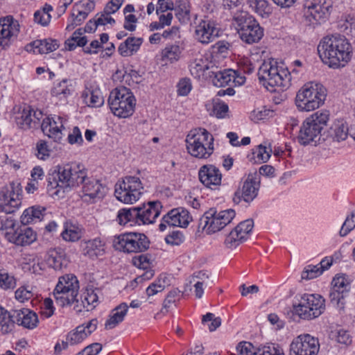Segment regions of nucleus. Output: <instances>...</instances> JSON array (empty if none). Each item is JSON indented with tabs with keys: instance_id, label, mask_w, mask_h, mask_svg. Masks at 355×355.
<instances>
[{
	"instance_id": "nucleus-1",
	"label": "nucleus",
	"mask_w": 355,
	"mask_h": 355,
	"mask_svg": "<svg viewBox=\"0 0 355 355\" xmlns=\"http://www.w3.org/2000/svg\"><path fill=\"white\" fill-rule=\"evenodd\" d=\"M86 173L83 165L75 162L54 166L48 177V192L60 197L61 192L71 191L84 182Z\"/></svg>"
},
{
	"instance_id": "nucleus-2",
	"label": "nucleus",
	"mask_w": 355,
	"mask_h": 355,
	"mask_svg": "<svg viewBox=\"0 0 355 355\" xmlns=\"http://www.w3.org/2000/svg\"><path fill=\"white\" fill-rule=\"evenodd\" d=\"M322 61L330 67H344L349 60L352 46L345 36L332 35L324 37L318 46Z\"/></svg>"
},
{
	"instance_id": "nucleus-3",
	"label": "nucleus",
	"mask_w": 355,
	"mask_h": 355,
	"mask_svg": "<svg viewBox=\"0 0 355 355\" xmlns=\"http://www.w3.org/2000/svg\"><path fill=\"white\" fill-rule=\"evenodd\" d=\"M258 78L260 83L270 92L286 89L291 85V73L283 64L274 59L264 61L259 67Z\"/></svg>"
},
{
	"instance_id": "nucleus-4",
	"label": "nucleus",
	"mask_w": 355,
	"mask_h": 355,
	"mask_svg": "<svg viewBox=\"0 0 355 355\" xmlns=\"http://www.w3.org/2000/svg\"><path fill=\"white\" fill-rule=\"evenodd\" d=\"M326 97L327 89L322 84L310 82L299 89L295 104L300 112H311L322 106Z\"/></svg>"
},
{
	"instance_id": "nucleus-5",
	"label": "nucleus",
	"mask_w": 355,
	"mask_h": 355,
	"mask_svg": "<svg viewBox=\"0 0 355 355\" xmlns=\"http://www.w3.org/2000/svg\"><path fill=\"white\" fill-rule=\"evenodd\" d=\"M189 153L198 159H207L214 152V137L205 128L191 130L186 138Z\"/></svg>"
},
{
	"instance_id": "nucleus-6",
	"label": "nucleus",
	"mask_w": 355,
	"mask_h": 355,
	"mask_svg": "<svg viewBox=\"0 0 355 355\" xmlns=\"http://www.w3.org/2000/svg\"><path fill=\"white\" fill-rule=\"evenodd\" d=\"M235 216L236 212L232 209L217 210L212 207L200 217L198 227L207 234H212L225 228Z\"/></svg>"
},
{
	"instance_id": "nucleus-7",
	"label": "nucleus",
	"mask_w": 355,
	"mask_h": 355,
	"mask_svg": "<svg viewBox=\"0 0 355 355\" xmlns=\"http://www.w3.org/2000/svg\"><path fill=\"white\" fill-rule=\"evenodd\" d=\"M328 120L329 114L326 111L317 112L308 117L300 128L298 141L302 145L318 141Z\"/></svg>"
},
{
	"instance_id": "nucleus-8",
	"label": "nucleus",
	"mask_w": 355,
	"mask_h": 355,
	"mask_svg": "<svg viewBox=\"0 0 355 355\" xmlns=\"http://www.w3.org/2000/svg\"><path fill=\"white\" fill-rule=\"evenodd\" d=\"M293 312L303 320H313L321 315L325 311V300L319 294L302 295L298 302L293 306Z\"/></svg>"
},
{
	"instance_id": "nucleus-9",
	"label": "nucleus",
	"mask_w": 355,
	"mask_h": 355,
	"mask_svg": "<svg viewBox=\"0 0 355 355\" xmlns=\"http://www.w3.org/2000/svg\"><path fill=\"white\" fill-rule=\"evenodd\" d=\"M108 103L115 116L120 118H126L133 114L136 99L129 89L121 87L113 89L110 92Z\"/></svg>"
},
{
	"instance_id": "nucleus-10",
	"label": "nucleus",
	"mask_w": 355,
	"mask_h": 355,
	"mask_svg": "<svg viewBox=\"0 0 355 355\" xmlns=\"http://www.w3.org/2000/svg\"><path fill=\"white\" fill-rule=\"evenodd\" d=\"M144 187L139 177L125 176L119 180L115 186V196L125 204H133L139 200L143 194Z\"/></svg>"
},
{
	"instance_id": "nucleus-11",
	"label": "nucleus",
	"mask_w": 355,
	"mask_h": 355,
	"mask_svg": "<svg viewBox=\"0 0 355 355\" xmlns=\"http://www.w3.org/2000/svg\"><path fill=\"white\" fill-rule=\"evenodd\" d=\"M234 20L243 42L251 44L258 42L263 37V28L252 16L241 12L234 17Z\"/></svg>"
},
{
	"instance_id": "nucleus-12",
	"label": "nucleus",
	"mask_w": 355,
	"mask_h": 355,
	"mask_svg": "<svg viewBox=\"0 0 355 355\" xmlns=\"http://www.w3.org/2000/svg\"><path fill=\"white\" fill-rule=\"evenodd\" d=\"M149 245L147 236L141 233L130 232L120 234L114 240V247L123 252L137 253L145 251Z\"/></svg>"
},
{
	"instance_id": "nucleus-13",
	"label": "nucleus",
	"mask_w": 355,
	"mask_h": 355,
	"mask_svg": "<svg viewBox=\"0 0 355 355\" xmlns=\"http://www.w3.org/2000/svg\"><path fill=\"white\" fill-rule=\"evenodd\" d=\"M21 189L10 183L1 188L0 191V210L5 214H12L17 209L21 204Z\"/></svg>"
},
{
	"instance_id": "nucleus-14",
	"label": "nucleus",
	"mask_w": 355,
	"mask_h": 355,
	"mask_svg": "<svg viewBox=\"0 0 355 355\" xmlns=\"http://www.w3.org/2000/svg\"><path fill=\"white\" fill-rule=\"evenodd\" d=\"M195 24V37L199 42L207 44L219 36L218 24L209 17L205 15L199 19L196 18Z\"/></svg>"
},
{
	"instance_id": "nucleus-15",
	"label": "nucleus",
	"mask_w": 355,
	"mask_h": 355,
	"mask_svg": "<svg viewBox=\"0 0 355 355\" xmlns=\"http://www.w3.org/2000/svg\"><path fill=\"white\" fill-rule=\"evenodd\" d=\"M320 345L318 340L309 334H301L290 345V355H317Z\"/></svg>"
},
{
	"instance_id": "nucleus-16",
	"label": "nucleus",
	"mask_w": 355,
	"mask_h": 355,
	"mask_svg": "<svg viewBox=\"0 0 355 355\" xmlns=\"http://www.w3.org/2000/svg\"><path fill=\"white\" fill-rule=\"evenodd\" d=\"M20 32L19 21L12 16L0 18V49H5L17 39Z\"/></svg>"
},
{
	"instance_id": "nucleus-17",
	"label": "nucleus",
	"mask_w": 355,
	"mask_h": 355,
	"mask_svg": "<svg viewBox=\"0 0 355 355\" xmlns=\"http://www.w3.org/2000/svg\"><path fill=\"white\" fill-rule=\"evenodd\" d=\"M254 226L252 220L248 219L239 223L226 236L225 245L230 249L236 248L249 238Z\"/></svg>"
},
{
	"instance_id": "nucleus-18",
	"label": "nucleus",
	"mask_w": 355,
	"mask_h": 355,
	"mask_svg": "<svg viewBox=\"0 0 355 355\" xmlns=\"http://www.w3.org/2000/svg\"><path fill=\"white\" fill-rule=\"evenodd\" d=\"M191 220L192 218L187 209L182 207L173 209L162 217L159 225V230L164 232L167 227L185 228L189 225Z\"/></svg>"
},
{
	"instance_id": "nucleus-19",
	"label": "nucleus",
	"mask_w": 355,
	"mask_h": 355,
	"mask_svg": "<svg viewBox=\"0 0 355 355\" xmlns=\"http://www.w3.org/2000/svg\"><path fill=\"white\" fill-rule=\"evenodd\" d=\"M67 119L58 116H49L43 119L41 124V129L43 133L55 141H60L65 130Z\"/></svg>"
},
{
	"instance_id": "nucleus-20",
	"label": "nucleus",
	"mask_w": 355,
	"mask_h": 355,
	"mask_svg": "<svg viewBox=\"0 0 355 355\" xmlns=\"http://www.w3.org/2000/svg\"><path fill=\"white\" fill-rule=\"evenodd\" d=\"M98 321L96 319L78 325L74 329L67 333L66 340L62 341L64 349H67L69 345H76L81 343L86 339L97 327Z\"/></svg>"
},
{
	"instance_id": "nucleus-21",
	"label": "nucleus",
	"mask_w": 355,
	"mask_h": 355,
	"mask_svg": "<svg viewBox=\"0 0 355 355\" xmlns=\"http://www.w3.org/2000/svg\"><path fill=\"white\" fill-rule=\"evenodd\" d=\"M259 189V182L252 175H249L243 182L241 189H239L234 195L233 201L239 204L241 200L245 202H252L257 196Z\"/></svg>"
},
{
	"instance_id": "nucleus-22",
	"label": "nucleus",
	"mask_w": 355,
	"mask_h": 355,
	"mask_svg": "<svg viewBox=\"0 0 355 355\" xmlns=\"http://www.w3.org/2000/svg\"><path fill=\"white\" fill-rule=\"evenodd\" d=\"M162 204L159 201L149 202L143 207H135L137 224L148 225L153 223L156 218L159 216Z\"/></svg>"
},
{
	"instance_id": "nucleus-23",
	"label": "nucleus",
	"mask_w": 355,
	"mask_h": 355,
	"mask_svg": "<svg viewBox=\"0 0 355 355\" xmlns=\"http://www.w3.org/2000/svg\"><path fill=\"white\" fill-rule=\"evenodd\" d=\"M83 198L85 201L95 200L103 197L106 193V188L99 180L91 178H85L83 182Z\"/></svg>"
},
{
	"instance_id": "nucleus-24",
	"label": "nucleus",
	"mask_w": 355,
	"mask_h": 355,
	"mask_svg": "<svg viewBox=\"0 0 355 355\" xmlns=\"http://www.w3.org/2000/svg\"><path fill=\"white\" fill-rule=\"evenodd\" d=\"M214 64L202 58H196L189 64V71L191 76L198 80L209 78Z\"/></svg>"
},
{
	"instance_id": "nucleus-25",
	"label": "nucleus",
	"mask_w": 355,
	"mask_h": 355,
	"mask_svg": "<svg viewBox=\"0 0 355 355\" xmlns=\"http://www.w3.org/2000/svg\"><path fill=\"white\" fill-rule=\"evenodd\" d=\"M200 182L206 187L211 188L221 183L222 175L218 168L214 165H204L198 172Z\"/></svg>"
},
{
	"instance_id": "nucleus-26",
	"label": "nucleus",
	"mask_w": 355,
	"mask_h": 355,
	"mask_svg": "<svg viewBox=\"0 0 355 355\" xmlns=\"http://www.w3.org/2000/svg\"><path fill=\"white\" fill-rule=\"evenodd\" d=\"M37 239L36 233L31 227L16 228L8 234L7 240L17 245L24 246L33 243Z\"/></svg>"
},
{
	"instance_id": "nucleus-27",
	"label": "nucleus",
	"mask_w": 355,
	"mask_h": 355,
	"mask_svg": "<svg viewBox=\"0 0 355 355\" xmlns=\"http://www.w3.org/2000/svg\"><path fill=\"white\" fill-rule=\"evenodd\" d=\"M15 322L28 329H35L39 322L37 315L28 309L13 311Z\"/></svg>"
},
{
	"instance_id": "nucleus-28",
	"label": "nucleus",
	"mask_w": 355,
	"mask_h": 355,
	"mask_svg": "<svg viewBox=\"0 0 355 355\" xmlns=\"http://www.w3.org/2000/svg\"><path fill=\"white\" fill-rule=\"evenodd\" d=\"M235 75H236V71L232 69H218V67L214 64V68L212 69L209 78L211 79L215 86L222 87L232 85V79H234Z\"/></svg>"
},
{
	"instance_id": "nucleus-29",
	"label": "nucleus",
	"mask_w": 355,
	"mask_h": 355,
	"mask_svg": "<svg viewBox=\"0 0 355 355\" xmlns=\"http://www.w3.org/2000/svg\"><path fill=\"white\" fill-rule=\"evenodd\" d=\"M327 8L320 4L311 3L306 6L304 16L310 24H317L323 21L326 17Z\"/></svg>"
},
{
	"instance_id": "nucleus-30",
	"label": "nucleus",
	"mask_w": 355,
	"mask_h": 355,
	"mask_svg": "<svg viewBox=\"0 0 355 355\" xmlns=\"http://www.w3.org/2000/svg\"><path fill=\"white\" fill-rule=\"evenodd\" d=\"M59 46L57 40L52 39L37 40L27 45L26 50L34 53H49L56 50Z\"/></svg>"
},
{
	"instance_id": "nucleus-31",
	"label": "nucleus",
	"mask_w": 355,
	"mask_h": 355,
	"mask_svg": "<svg viewBox=\"0 0 355 355\" xmlns=\"http://www.w3.org/2000/svg\"><path fill=\"white\" fill-rule=\"evenodd\" d=\"M129 306L125 302L113 309L105 324L106 329H112L121 323L128 313Z\"/></svg>"
},
{
	"instance_id": "nucleus-32",
	"label": "nucleus",
	"mask_w": 355,
	"mask_h": 355,
	"mask_svg": "<svg viewBox=\"0 0 355 355\" xmlns=\"http://www.w3.org/2000/svg\"><path fill=\"white\" fill-rule=\"evenodd\" d=\"M46 208L41 206H33L27 208L21 216V223L28 225L41 221L45 215Z\"/></svg>"
},
{
	"instance_id": "nucleus-33",
	"label": "nucleus",
	"mask_w": 355,
	"mask_h": 355,
	"mask_svg": "<svg viewBox=\"0 0 355 355\" xmlns=\"http://www.w3.org/2000/svg\"><path fill=\"white\" fill-rule=\"evenodd\" d=\"M142 42L141 37H129L119 45L118 51L122 56L132 55L139 49Z\"/></svg>"
},
{
	"instance_id": "nucleus-34",
	"label": "nucleus",
	"mask_w": 355,
	"mask_h": 355,
	"mask_svg": "<svg viewBox=\"0 0 355 355\" xmlns=\"http://www.w3.org/2000/svg\"><path fill=\"white\" fill-rule=\"evenodd\" d=\"M253 12L262 18L269 17L273 11V7L268 0H246Z\"/></svg>"
},
{
	"instance_id": "nucleus-35",
	"label": "nucleus",
	"mask_w": 355,
	"mask_h": 355,
	"mask_svg": "<svg viewBox=\"0 0 355 355\" xmlns=\"http://www.w3.org/2000/svg\"><path fill=\"white\" fill-rule=\"evenodd\" d=\"M105 242L99 237L85 242V254L91 258L101 256L105 253Z\"/></svg>"
},
{
	"instance_id": "nucleus-36",
	"label": "nucleus",
	"mask_w": 355,
	"mask_h": 355,
	"mask_svg": "<svg viewBox=\"0 0 355 355\" xmlns=\"http://www.w3.org/2000/svg\"><path fill=\"white\" fill-rule=\"evenodd\" d=\"M79 283L77 277L72 275H67L59 278L54 291H70L78 293Z\"/></svg>"
},
{
	"instance_id": "nucleus-37",
	"label": "nucleus",
	"mask_w": 355,
	"mask_h": 355,
	"mask_svg": "<svg viewBox=\"0 0 355 355\" xmlns=\"http://www.w3.org/2000/svg\"><path fill=\"white\" fill-rule=\"evenodd\" d=\"M47 263L55 270H60L66 264L65 254L62 249L56 248L49 251Z\"/></svg>"
},
{
	"instance_id": "nucleus-38",
	"label": "nucleus",
	"mask_w": 355,
	"mask_h": 355,
	"mask_svg": "<svg viewBox=\"0 0 355 355\" xmlns=\"http://www.w3.org/2000/svg\"><path fill=\"white\" fill-rule=\"evenodd\" d=\"M116 221L120 225L133 226L137 224V218L135 207L124 208L119 210L116 216Z\"/></svg>"
},
{
	"instance_id": "nucleus-39",
	"label": "nucleus",
	"mask_w": 355,
	"mask_h": 355,
	"mask_svg": "<svg viewBox=\"0 0 355 355\" xmlns=\"http://www.w3.org/2000/svg\"><path fill=\"white\" fill-rule=\"evenodd\" d=\"M182 51L183 48L178 43L168 44L162 50V60L170 63L176 62L180 59Z\"/></svg>"
},
{
	"instance_id": "nucleus-40",
	"label": "nucleus",
	"mask_w": 355,
	"mask_h": 355,
	"mask_svg": "<svg viewBox=\"0 0 355 355\" xmlns=\"http://www.w3.org/2000/svg\"><path fill=\"white\" fill-rule=\"evenodd\" d=\"M15 323L13 313H11L0 306V332L2 334L11 332L15 327Z\"/></svg>"
},
{
	"instance_id": "nucleus-41",
	"label": "nucleus",
	"mask_w": 355,
	"mask_h": 355,
	"mask_svg": "<svg viewBox=\"0 0 355 355\" xmlns=\"http://www.w3.org/2000/svg\"><path fill=\"white\" fill-rule=\"evenodd\" d=\"M78 293L70 291H53V297L55 303L61 307L71 306L75 302H77V296Z\"/></svg>"
},
{
	"instance_id": "nucleus-42",
	"label": "nucleus",
	"mask_w": 355,
	"mask_h": 355,
	"mask_svg": "<svg viewBox=\"0 0 355 355\" xmlns=\"http://www.w3.org/2000/svg\"><path fill=\"white\" fill-rule=\"evenodd\" d=\"M83 234V230L81 227L67 223L64 225V230L61 235L66 241L75 242L78 241Z\"/></svg>"
},
{
	"instance_id": "nucleus-43",
	"label": "nucleus",
	"mask_w": 355,
	"mask_h": 355,
	"mask_svg": "<svg viewBox=\"0 0 355 355\" xmlns=\"http://www.w3.org/2000/svg\"><path fill=\"white\" fill-rule=\"evenodd\" d=\"M83 97L85 103L89 107H98L104 103L101 92L98 89L85 91L83 94Z\"/></svg>"
},
{
	"instance_id": "nucleus-44",
	"label": "nucleus",
	"mask_w": 355,
	"mask_h": 355,
	"mask_svg": "<svg viewBox=\"0 0 355 355\" xmlns=\"http://www.w3.org/2000/svg\"><path fill=\"white\" fill-rule=\"evenodd\" d=\"M98 297L93 288H87L83 293L81 302L87 311L92 310L98 304Z\"/></svg>"
},
{
	"instance_id": "nucleus-45",
	"label": "nucleus",
	"mask_w": 355,
	"mask_h": 355,
	"mask_svg": "<svg viewBox=\"0 0 355 355\" xmlns=\"http://www.w3.org/2000/svg\"><path fill=\"white\" fill-rule=\"evenodd\" d=\"M340 31L345 34L355 38V16L347 15L345 16L339 24Z\"/></svg>"
},
{
	"instance_id": "nucleus-46",
	"label": "nucleus",
	"mask_w": 355,
	"mask_h": 355,
	"mask_svg": "<svg viewBox=\"0 0 355 355\" xmlns=\"http://www.w3.org/2000/svg\"><path fill=\"white\" fill-rule=\"evenodd\" d=\"M17 123L22 129H28L35 127L32 119V109L29 107L24 108L17 117Z\"/></svg>"
},
{
	"instance_id": "nucleus-47",
	"label": "nucleus",
	"mask_w": 355,
	"mask_h": 355,
	"mask_svg": "<svg viewBox=\"0 0 355 355\" xmlns=\"http://www.w3.org/2000/svg\"><path fill=\"white\" fill-rule=\"evenodd\" d=\"M8 214L0 216V230L3 232L7 239L8 234H12L16 229V221L12 216Z\"/></svg>"
},
{
	"instance_id": "nucleus-48",
	"label": "nucleus",
	"mask_w": 355,
	"mask_h": 355,
	"mask_svg": "<svg viewBox=\"0 0 355 355\" xmlns=\"http://www.w3.org/2000/svg\"><path fill=\"white\" fill-rule=\"evenodd\" d=\"M83 31L81 28L76 31L71 37L66 41V44L68 46V49L71 51L76 46H84L87 43L85 37L82 36Z\"/></svg>"
},
{
	"instance_id": "nucleus-49",
	"label": "nucleus",
	"mask_w": 355,
	"mask_h": 355,
	"mask_svg": "<svg viewBox=\"0 0 355 355\" xmlns=\"http://www.w3.org/2000/svg\"><path fill=\"white\" fill-rule=\"evenodd\" d=\"M51 94L53 96L58 97L60 99L67 98L71 94V89L68 85V80L66 79L55 84L51 90Z\"/></svg>"
},
{
	"instance_id": "nucleus-50",
	"label": "nucleus",
	"mask_w": 355,
	"mask_h": 355,
	"mask_svg": "<svg viewBox=\"0 0 355 355\" xmlns=\"http://www.w3.org/2000/svg\"><path fill=\"white\" fill-rule=\"evenodd\" d=\"M272 149L270 147L267 148L263 144L259 145L253 151V159L255 162L265 163L268 162L271 156Z\"/></svg>"
},
{
	"instance_id": "nucleus-51",
	"label": "nucleus",
	"mask_w": 355,
	"mask_h": 355,
	"mask_svg": "<svg viewBox=\"0 0 355 355\" xmlns=\"http://www.w3.org/2000/svg\"><path fill=\"white\" fill-rule=\"evenodd\" d=\"M239 355H259L261 345L254 346L249 342H241L236 347Z\"/></svg>"
},
{
	"instance_id": "nucleus-52",
	"label": "nucleus",
	"mask_w": 355,
	"mask_h": 355,
	"mask_svg": "<svg viewBox=\"0 0 355 355\" xmlns=\"http://www.w3.org/2000/svg\"><path fill=\"white\" fill-rule=\"evenodd\" d=\"M331 290L347 293L349 290V282L345 275H336L331 282Z\"/></svg>"
},
{
	"instance_id": "nucleus-53",
	"label": "nucleus",
	"mask_w": 355,
	"mask_h": 355,
	"mask_svg": "<svg viewBox=\"0 0 355 355\" xmlns=\"http://www.w3.org/2000/svg\"><path fill=\"white\" fill-rule=\"evenodd\" d=\"M16 286L15 277L5 270H0V288L3 290L13 289Z\"/></svg>"
},
{
	"instance_id": "nucleus-54",
	"label": "nucleus",
	"mask_w": 355,
	"mask_h": 355,
	"mask_svg": "<svg viewBox=\"0 0 355 355\" xmlns=\"http://www.w3.org/2000/svg\"><path fill=\"white\" fill-rule=\"evenodd\" d=\"M228 110V105L225 103L220 101L219 99H214L213 101L212 112L217 118L223 119L226 117Z\"/></svg>"
},
{
	"instance_id": "nucleus-55",
	"label": "nucleus",
	"mask_w": 355,
	"mask_h": 355,
	"mask_svg": "<svg viewBox=\"0 0 355 355\" xmlns=\"http://www.w3.org/2000/svg\"><path fill=\"white\" fill-rule=\"evenodd\" d=\"M15 299L21 303H24L33 297L32 288L29 286H20L15 293Z\"/></svg>"
},
{
	"instance_id": "nucleus-56",
	"label": "nucleus",
	"mask_w": 355,
	"mask_h": 355,
	"mask_svg": "<svg viewBox=\"0 0 355 355\" xmlns=\"http://www.w3.org/2000/svg\"><path fill=\"white\" fill-rule=\"evenodd\" d=\"M259 355H284L283 349L275 343H268L261 345V354Z\"/></svg>"
},
{
	"instance_id": "nucleus-57",
	"label": "nucleus",
	"mask_w": 355,
	"mask_h": 355,
	"mask_svg": "<svg viewBox=\"0 0 355 355\" xmlns=\"http://www.w3.org/2000/svg\"><path fill=\"white\" fill-rule=\"evenodd\" d=\"M132 264L138 268L147 270L151 267L152 261L147 254H140L132 259Z\"/></svg>"
},
{
	"instance_id": "nucleus-58",
	"label": "nucleus",
	"mask_w": 355,
	"mask_h": 355,
	"mask_svg": "<svg viewBox=\"0 0 355 355\" xmlns=\"http://www.w3.org/2000/svg\"><path fill=\"white\" fill-rule=\"evenodd\" d=\"M51 150L45 141L40 140L36 144L37 157L42 160H46L50 157Z\"/></svg>"
},
{
	"instance_id": "nucleus-59",
	"label": "nucleus",
	"mask_w": 355,
	"mask_h": 355,
	"mask_svg": "<svg viewBox=\"0 0 355 355\" xmlns=\"http://www.w3.org/2000/svg\"><path fill=\"white\" fill-rule=\"evenodd\" d=\"M330 302L333 306L338 309H343L345 304V293L331 290L329 294Z\"/></svg>"
},
{
	"instance_id": "nucleus-60",
	"label": "nucleus",
	"mask_w": 355,
	"mask_h": 355,
	"mask_svg": "<svg viewBox=\"0 0 355 355\" xmlns=\"http://www.w3.org/2000/svg\"><path fill=\"white\" fill-rule=\"evenodd\" d=\"M166 286L165 281L163 279H158L151 283L146 288V294L148 297L153 296L164 290Z\"/></svg>"
},
{
	"instance_id": "nucleus-61",
	"label": "nucleus",
	"mask_w": 355,
	"mask_h": 355,
	"mask_svg": "<svg viewBox=\"0 0 355 355\" xmlns=\"http://www.w3.org/2000/svg\"><path fill=\"white\" fill-rule=\"evenodd\" d=\"M322 273V270H320L319 265L308 266L302 273V278L304 279H314Z\"/></svg>"
},
{
	"instance_id": "nucleus-62",
	"label": "nucleus",
	"mask_w": 355,
	"mask_h": 355,
	"mask_svg": "<svg viewBox=\"0 0 355 355\" xmlns=\"http://www.w3.org/2000/svg\"><path fill=\"white\" fill-rule=\"evenodd\" d=\"M334 132H335V139L338 141H343L346 139L348 135V127L347 125L343 123L338 122L335 124L334 127Z\"/></svg>"
},
{
	"instance_id": "nucleus-63",
	"label": "nucleus",
	"mask_w": 355,
	"mask_h": 355,
	"mask_svg": "<svg viewBox=\"0 0 355 355\" xmlns=\"http://www.w3.org/2000/svg\"><path fill=\"white\" fill-rule=\"evenodd\" d=\"M184 236L182 232L174 231L166 236L165 241L168 244L179 245L184 242Z\"/></svg>"
},
{
	"instance_id": "nucleus-64",
	"label": "nucleus",
	"mask_w": 355,
	"mask_h": 355,
	"mask_svg": "<svg viewBox=\"0 0 355 355\" xmlns=\"http://www.w3.org/2000/svg\"><path fill=\"white\" fill-rule=\"evenodd\" d=\"M101 349L102 345L98 343H94L88 345L76 355H97Z\"/></svg>"
}]
</instances>
